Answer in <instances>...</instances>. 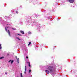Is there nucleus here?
<instances>
[{
  "label": "nucleus",
  "instance_id": "obj_35",
  "mask_svg": "<svg viewBox=\"0 0 77 77\" xmlns=\"http://www.w3.org/2000/svg\"><path fill=\"white\" fill-rule=\"evenodd\" d=\"M40 68H41V67H42V66H40Z\"/></svg>",
  "mask_w": 77,
  "mask_h": 77
},
{
  "label": "nucleus",
  "instance_id": "obj_26",
  "mask_svg": "<svg viewBox=\"0 0 77 77\" xmlns=\"http://www.w3.org/2000/svg\"><path fill=\"white\" fill-rule=\"evenodd\" d=\"M13 30H16L17 29H16V28H13Z\"/></svg>",
  "mask_w": 77,
  "mask_h": 77
},
{
  "label": "nucleus",
  "instance_id": "obj_18",
  "mask_svg": "<svg viewBox=\"0 0 77 77\" xmlns=\"http://www.w3.org/2000/svg\"><path fill=\"white\" fill-rule=\"evenodd\" d=\"M4 57H0V59H4Z\"/></svg>",
  "mask_w": 77,
  "mask_h": 77
},
{
  "label": "nucleus",
  "instance_id": "obj_4",
  "mask_svg": "<svg viewBox=\"0 0 77 77\" xmlns=\"http://www.w3.org/2000/svg\"><path fill=\"white\" fill-rule=\"evenodd\" d=\"M33 18L32 16H28V18H27L26 20V23L27 24H29V23H31V22L33 20Z\"/></svg>",
  "mask_w": 77,
  "mask_h": 77
},
{
  "label": "nucleus",
  "instance_id": "obj_34",
  "mask_svg": "<svg viewBox=\"0 0 77 77\" xmlns=\"http://www.w3.org/2000/svg\"><path fill=\"white\" fill-rule=\"evenodd\" d=\"M56 5H58V4H57V3H56Z\"/></svg>",
  "mask_w": 77,
  "mask_h": 77
},
{
  "label": "nucleus",
  "instance_id": "obj_21",
  "mask_svg": "<svg viewBox=\"0 0 77 77\" xmlns=\"http://www.w3.org/2000/svg\"><path fill=\"white\" fill-rule=\"evenodd\" d=\"M31 44V42H29V44H28V46H29Z\"/></svg>",
  "mask_w": 77,
  "mask_h": 77
},
{
  "label": "nucleus",
  "instance_id": "obj_2",
  "mask_svg": "<svg viewBox=\"0 0 77 77\" xmlns=\"http://www.w3.org/2000/svg\"><path fill=\"white\" fill-rule=\"evenodd\" d=\"M0 22H1V24H2L3 25H4V24H6L7 25V26L5 28V30L7 33H8L9 36H11V33H10V31H9V30H8V31L7 30V28H9V27H10V26H11V25L6 24V21L4 20H2V19L1 18H0Z\"/></svg>",
  "mask_w": 77,
  "mask_h": 77
},
{
  "label": "nucleus",
  "instance_id": "obj_5",
  "mask_svg": "<svg viewBox=\"0 0 77 77\" xmlns=\"http://www.w3.org/2000/svg\"><path fill=\"white\" fill-rule=\"evenodd\" d=\"M37 0H32V1H31V2H32V3H33V5H35V4H36V3H37V2H35V1H37Z\"/></svg>",
  "mask_w": 77,
  "mask_h": 77
},
{
  "label": "nucleus",
  "instance_id": "obj_6",
  "mask_svg": "<svg viewBox=\"0 0 77 77\" xmlns=\"http://www.w3.org/2000/svg\"><path fill=\"white\" fill-rule=\"evenodd\" d=\"M34 17L37 18V17H40V16L38 15V14H34Z\"/></svg>",
  "mask_w": 77,
  "mask_h": 77
},
{
  "label": "nucleus",
  "instance_id": "obj_32",
  "mask_svg": "<svg viewBox=\"0 0 77 77\" xmlns=\"http://www.w3.org/2000/svg\"><path fill=\"white\" fill-rule=\"evenodd\" d=\"M15 58H16V59H17V56H15Z\"/></svg>",
  "mask_w": 77,
  "mask_h": 77
},
{
  "label": "nucleus",
  "instance_id": "obj_7",
  "mask_svg": "<svg viewBox=\"0 0 77 77\" xmlns=\"http://www.w3.org/2000/svg\"><path fill=\"white\" fill-rule=\"evenodd\" d=\"M68 1L70 3H72L74 2V0H69Z\"/></svg>",
  "mask_w": 77,
  "mask_h": 77
},
{
  "label": "nucleus",
  "instance_id": "obj_12",
  "mask_svg": "<svg viewBox=\"0 0 77 77\" xmlns=\"http://www.w3.org/2000/svg\"><path fill=\"white\" fill-rule=\"evenodd\" d=\"M32 32H30V31H29V32H28V34H29V35H31V34H32Z\"/></svg>",
  "mask_w": 77,
  "mask_h": 77
},
{
  "label": "nucleus",
  "instance_id": "obj_31",
  "mask_svg": "<svg viewBox=\"0 0 77 77\" xmlns=\"http://www.w3.org/2000/svg\"><path fill=\"white\" fill-rule=\"evenodd\" d=\"M16 14H18V11H16Z\"/></svg>",
  "mask_w": 77,
  "mask_h": 77
},
{
  "label": "nucleus",
  "instance_id": "obj_23",
  "mask_svg": "<svg viewBox=\"0 0 77 77\" xmlns=\"http://www.w3.org/2000/svg\"><path fill=\"white\" fill-rule=\"evenodd\" d=\"M17 61L18 63H19V58H17Z\"/></svg>",
  "mask_w": 77,
  "mask_h": 77
},
{
  "label": "nucleus",
  "instance_id": "obj_25",
  "mask_svg": "<svg viewBox=\"0 0 77 77\" xmlns=\"http://www.w3.org/2000/svg\"><path fill=\"white\" fill-rule=\"evenodd\" d=\"M5 18L6 19H7V18H8V17L6 16H5Z\"/></svg>",
  "mask_w": 77,
  "mask_h": 77
},
{
  "label": "nucleus",
  "instance_id": "obj_10",
  "mask_svg": "<svg viewBox=\"0 0 77 77\" xmlns=\"http://www.w3.org/2000/svg\"><path fill=\"white\" fill-rule=\"evenodd\" d=\"M20 32L21 33L23 34V35H24V32L23 31H21Z\"/></svg>",
  "mask_w": 77,
  "mask_h": 77
},
{
  "label": "nucleus",
  "instance_id": "obj_36",
  "mask_svg": "<svg viewBox=\"0 0 77 77\" xmlns=\"http://www.w3.org/2000/svg\"><path fill=\"white\" fill-rule=\"evenodd\" d=\"M7 55H8H8H9V54H7Z\"/></svg>",
  "mask_w": 77,
  "mask_h": 77
},
{
  "label": "nucleus",
  "instance_id": "obj_15",
  "mask_svg": "<svg viewBox=\"0 0 77 77\" xmlns=\"http://www.w3.org/2000/svg\"><path fill=\"white\" fill-rule=\"evenodd\" d=\"M42 70L43 71H44V66H42Z\"/></svg>",
  "mask_w": 77,
  "mask_h": 77
},
{
  "label": "nucleus",
  "instance_id": "obj_28",
  "mask_svg": "<svg viewBox=\"0 0 77 77\" xmlns=\"http://www.w3.org/2000/svg\"><path fill=\"white\" fill-rule=\"evenodd\" d=\"M48 19H50V17H48Z\"/></svg>",
  "mask_w": 77,
  "mask_h": 77
},
{
  "label": "nucleus",
  "instance_id": "obj_1",
  "mask_svg": "<svg viewBox=\"0 0 77 77\" xmlns=\"http://www.w3.org/2000/svg\"><path fill=\"white\" fill-rule=\"evenodd\" d=\"M45 72L47 74H50L53 76L55 74V71L54 70L53 67L52 66H49L47 69V70H45Z\"/></svg>",
  "mask_w": 77,
  "mask_h": 77
},
{
  "label": "nucleus",
  "instance_id": "obj_3",
  "mask_svg": "<svg viewBox=\"0 0 77 77\" xmlns=\"http://www.w3.org/2000/svg\"><path fill=\"white\" fill-rule=\"evenodd\" d=\"M32 26H35V25L36 27V29H37L38 30L39 32H41V26L40 25L36 22V21H33V22L32 23Z\"/></svg>",
  "mask_w": 77,
  "mask_h": 77
},
{
  "label": "nucleus",
  "instance_id": "obj_17",
  "mask_svg": "<svg viewBox=\"0 0 77 77\" xmlns=\"http://www.w3.org/2000/svg\"><path fill=\"white\" fill-rule=\"evenodd\" d=\"M14 62V60H11V64H12Z\"/></svg>",
  "mask_w": 77,
  "mask_h": 77
},
{
  "label": "nucleus",
  "instance_id": "obj_13",
  "mask_svg": "<svg viewBox=\"0 0 77 77\" xmlns=\"http://www.w3.org/2000/svg\"><path fill=\"white\" fill-rule=\"evenodd\" d=\"M14 10H11V12L12 13H15V11H14Z\"/></svg>",
  "mask_w": 77,
  "mask_h": 77
},
{
  "label": "nucleus",
  "instance_id": "obj_9",
  "mask_svg": "<svg viewBox=\"0 0 77 77\" xmlns=\"http://www.w3.org/2000/svg\"><path fill=\"white\" fill-rule=\"evenodd\" d=\"M27 63H28V66L29 67H30V66H31L30 65V62H28L27 61Z\"/></svg>",
  "mask_w": 77,
  "mask_h": 77
},
{
  "label": "nucleus",
  "instance_id": "obj_37",
  "mask_svg": "<svg viewBox=\"0 0 77 77\" xmlns=\"http://www.w3.org/2000/svg\"><path fill=\"white\" fill-rule=\"evenodd\" d=\"M22 6V5H20V7H21Z\"/></svg>",
  "mask_w": 77,
  "mask_h": 77
},
{
  "label": "nucleus",
  "instance_id": "obj_38",
  "mask_svg": "<svg viewBox=\"0 0 77 77\" xmlns=\"http://www.w3.org/2000/svg\"><path fill=\"white\" fill-rule=\"evenodd\" d=\"M25 53L24 52V54Z\"/></svg>",
  "mask_w": 77,
  "mask_h": 77
},
{
  "label": "nucleus",
  "instance_id": "obj_20",
  "mask_svg": "<svg viewBox=\"0 0 77 77\" xmlns=\"http://www.w3.org/2000/svg\"><path fill=\"white\" fill-rule=\"evenodd\" d=\"M17 35H18L19 36H22V35H21L20 34L18 33L17 34Z\"/></svg>",
  "mask_w": 77,
  "mask_h": 77
},
{
  "label": "nucleus",
  "instance_id": "obj_39",
  "mask_svg": "<svg viewBox=\"0 0 77 77\" xmlns=\"http://www.w3.org/2000/svg\"><path fill=\"white\" fill-rule=\"evenodd\" d=\"M37 38H38V37H37Z\"/></svg>",
  "mask_w": 77,
  "mask_h": 77
},
{
  "label": "nucleus",
  "instance_id": "obj_27",
  "mask_svg": "<svg viewBox=\"0 0 77 77\" xmlns=\"http://www.w3.org/2000/svg\"><path fill=\"white\" fill-rule=\"evenodd\" d=\"M11 61L12 60H10L8 61V62H11Z\"/></svg>",
  "mask_w": 77,
  "mask_h": 77
},
{
  "label": "nucleus",
  "instance_id": "obj_14",
  "mask_svg": "<svg viewBox=\"0 0 77 77\" xmlns=\"http://www.w3.org/2000/svg\"><path fill=\"white\" fill-rule=\"evenodd\" d=\"M25 50L26 51H28V49L27 48H25Z\"/></svg>",
  "mask_w": 77,
  "mask_h": 77
},
{
  "label": "nucleus",
  "instance_id": "obj_11",
  "mask_svg": "<svg viewBox=\"0 0 77 77\" xmlns=\"http://www.w3.org/2000/svg\"><path fill=\"white\" fill-rule=\"evenodd\" d=\"M16 39H18L19 41H21V39H20L18 37H16Z\"/></svg>",
  "mask_w": 77,
  "mask_h": 77
},
{
  "label": "nucleus",
  "instance_id": "obj_22",
  "mask_svg": "<svg viewBox=\"0 0 77 77\" xmlns=\"http://www.w3.org/2000/svg\"><path fill=\"white\" fill-rule=\"evenodd\" d=\"M20 75L21 77H24L23 76V75L22 74V73H20Z\"/></svg>",
  "mask_w": 77,
  "mask_h": 77
},
{
  "label": "nucleus",
  "instance_id": "obj_29",
  "mask_svg": "<svg viewBox=\"0 0 77 77\" xmlns=\"http://www.w3.org/2000/svg\"><path fill=\"white\" fill-rule=\"evenodd\" d=\"M43 12H44V13H45V12H46V11H45V10H44V11H43Z\"/></svg>",
  "mask_w": 77,
  "mask_h": 77
},
{
  "label": "nucleus",
  "instance_id": "obj_24",
  "mask_svg": "<svg viewBox=\"0 0 77 77\" xmlns=\"http://www.w3.org/2000/svg\"><path fill=\"white\" fill-rule=\"evenodd\" d=\"M32 72V70L31 69H29L28 72L29 73H30V72Z\"/></svg>",
  "mask_w": 77,
  "mask_h": 77
},
{
  "label": "nucleus",
  "instance_id": "obj_8",
  "mask_svg": "<svg viewBox=\"0 0 77 77\" xmlns=\"http://www.w3.org/2000/svg\"><path fill=\"white\" fill-rule=\"evenodd\" d=\"M27 70V66H26V64H25V71L24 72V74H26V71Z\"/></svg>",
  "mask_w": 77,
  "mask_h": 77
},
{
  "label": "nucleus",
  "instance_id": "obj_16",
  "mask_svg": "<svg viewBox=\"0 0 77 77\" xmlns=\"http://www.w3.org/2000/svg\"><path fill=\"white\" fill-rule=\"evenodd\" d=\"M2 48V44H0V50H1Z\"/></svg>",
  "mask_w": 77,
  "mask_h": 77
},
{
  "label": "nucleus",
  "instance_id": "obj_30",
  "mask_svg": "<svg viewBox=\"0 0 77 77\" xmlns=\"http://www.w3.org/2000/svg\"><path fill=\"white\" fill-rule=\"evenodd\" d=\"M26 59H28V57L26 56Z\"/></svg>",
  "mask_w": 77,
  "mask_h": 77
},
{
  "label": "nucleus",
  "instance_id": "obj_33",
  "mask_svg": "<svg viewBox=\"0 0 77 77\" xmlns=\"http://www.w3.org/2000/svg\"><path fill=\"white\" fill-rule=\"evenodd\" d=\"M7 72H6L5 73V74H6V75H7Z\"/></svg>",
  "mask_w": 77,
  "mask_h": 77
},
{
  "label": "nucleus",
  "instance_id": "obj_19",
  "mask_svg": "<svg viewBox=\"0 0 77 77\" xmlns=\"http://www.w3.org/2000/svg\"><path fill=\"white\" fill-rule=\"evenodd\" d=\"M19 23L21 25V23H22V21H21V20H20Z\"/></svg>",
  "mask_w": 77,
  "mask_h": 77
}]
</instances>
